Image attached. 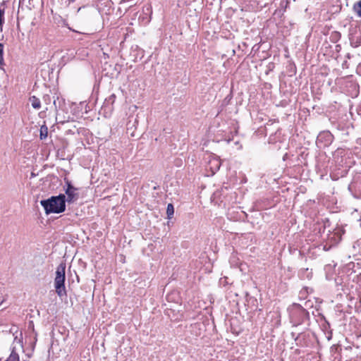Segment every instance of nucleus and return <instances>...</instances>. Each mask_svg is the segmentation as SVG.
<instances>
[{"label": "nucleus", "instance_id": "1", "mask_svg": "<svg viewBox=\"0 0 361 361\" xmlns=\"http://www.w3.org/2000/svg\"><path fill=\"white\" fill-rule=\"evenodd\" d=\"M40 204L47 214L63 212L66 209V195L60 194L57 196H51L47 200H41Z\"/></svg>", "mask_w": 361, "mask_h": 361}, {"label": "nucleus", "instance_id": "2", "mask_svg": "<svg viewBox=\"0 0 361 361\" xmlns=\"http://www.w3.org/2000/svg\"><path fill=\"white\" fill-rule=\"evenodd\" d=\"M290 322L293 326H298L309 317L308 312L300 305L294 303L288 309Z\"/></svg>", "mask_w": 361, "mask_h": 361}, {"label": "nucleus", "instance_id": "3", "mask_svg": "<svg viewBox=\"0 0 361 361\" xmlns=\"http://www.w3.org/2000/svg\"><path fill=\"white\" fill-rule=\"evenodd\" d=\"M65 271L66 264L61 262L56 268V276L54 279V287L56 292L59 297L66 295L65 289Z\"/></svg>", "mask_w": 361, "mask_h": 361}, {"label": "nucleus", "instance_id": "4", "mask_svg": "<svg viewBox=\"0 0 361 361\" xmlns=\"http://www.w3.org/2000/svg\"><path fill=\"white\" fill-rule=\"evenodd\" d=\"M333 141V135L329 131L321 132L316 140V143L319 147H325L329 146Z\"/></svg>", "mask_w": 361, "mask_h": 361}, {"label": "nucleus", "instance_id": "5", "mask_svg": "<svg viewBox=\"0 0 361 361\" xmlns=\"http://www.w3.org/2000/svg\"><path fill=\"white\" fill-rule=\"evenodd\" d=\"M66 188L65 190V193L67 196V198L66 199V201L68 202H73L76 201L78 199V189L75 188L70 181L66 180Z\"/></svg>", "mask_w": 361, "mask_h": 361}, {"label": "nucleus", "instance_id": "6", "mask_svg": "<svg viewBox=\"0 0 361 361\" xmlns=\"http://www.w3.org/2000/svg\"><path fill=\"white\" fill-rule=\"evenodd\" d=\"M357 33L350 37V44L353 47H357L361 45V33H359L360 36H356Z\"/></svg>", "mask_w": 361, "mask_h": 361}, {"label": "nucleus", "instance_id": "7", "mask_svg": "<svg viewBox=\"0 0 361 361\" xmlns=\"http://www.w3.org/2000/svg\"><path fill=\"white\" fill-rule=\"evenodd\" d=\"M209 164L211 165V169H212V172L215 173L220 168L221 163L218 159H213L209 161Z\"/></svg>", "mask_w": 361, "mask_h": 361}, {"label": "nucleus", "instance_id": "8", "mask_svg": "<svg viewBox=\"0 0 361 361\" xmlns=\"http://www.w3.org/2000/svg\"><path fill=\"white\" fill-rule=\"evenodd\" d=\"M30 101L32 106L35 109H39L41 107L40 100L35 96H32L30 98Z\"/></svg>", "mask_w": 361, "mask_h": 361}, {"label": "nucleus", "instance_id": "9", "mask_svg": "<svg viewBox=\"0 0 361 361\" xmlns=\"http://www.w3.org/2000/svg\"><path fill=\"white\" fill-rule=\"evenodd\" d=\"M47 135H48V128L45 125H43L40 128V134H39L40 139L44 140L47 137Z\"/></svg>", "mask_w": 361, "mask_h": 361}, {"label": "nucleus", "instance_id": "10", "mask_svg": "<svg viewBox=\"0 0 361 361\" xmlns=\"http://www.w3.org/2000/svg\"><path fill=\"white\" fill-rule=\"evenodd\" d=\"M353 10L357 16L361 18V0L354 4Z\"/></svg>", "mask_w": 361, "mask_h": 361}, {"label": "nucleus", "instance_id": "11", "mask_svg": "<svg viewBox=\"0 0 361 361\" xmlns=\"http://www.w3.org/2000/svg\"><path fill=\"white\" fill-rule=\"evenodd\" d=\"M6 361H20L18 354L13 350Z\"/></svg>", "mask_w": 361, "mask_h": 361}, {"label": "nucleus", "instance_id": "12", "mask_svg": "<svg viewBox=\"0 0 361 361\" xmlns=\"http://www.w3.org/2000/svg\"><path fill=\"white\" fill-rule=\"evenodd\" d=\"M166 214L169 219H171L174 214V207L171 203L167 205Z\"/></svg>", "mask_w": 361, "mask_h": 361}, {"label": "nucleus", "instance_id": "13", "mask_svg": "<svg viewBox=\"0 0 361 361\" xmlns=\"http://www.w3.org/2000/svg\"><path fill=\"white\" fill-rule=\"evenodd\" d=\"M116 99V95L114 94H112L110 95L107 99L105 100V104L106 105H112Z\"/></svg>", "mask_w": 361, "mask_h": 361}, {"label": "nucleus", "instance_id": "14", "mask_svg": "<svg viewBox=\"0 0 361 361\" xmlns=\"http://www.w3.org/2000/svg\"><path fill=\"white\" fill-rule=\"evenodd\" d=\"M4 15H5L4 9L0 8V27H1L3 26L4 21H5Z\"/></svg>", "mask_w": 361, "mask_h": 361}, {"label": "nucleus", "instance_id": "15", "mask_svg": "<svg viewBox=\"0 0 361 361\" xmlns=\"http://www.w3.org/2000/svg\"><path fill=\"white\" fill-rule=\"evenodd\" d=\"M4 62V45L0 43V64L1 65Z\"/></svg>", "mask_w": 361, "mask_h": 361}, {"label": "nucleus", "instance_id": "16", "mask_svg": "<svg viewBox=\"0 0 361 361\" xmlns=\"http://www.w3.org/2000/svg\"><path fill=\"white\" fill-rule=\"evenodd\" d=\"M146 11H147V12H148V13H152L151 7H150L149 6H147L146 7Z\"/></svg>", "mask_w": 361, "mask_h": 361}, {"label": "nucleus", "instance_id": "17", "mask_svg": "<svg viewBox=\"0 0 361 361\" xmlns=\"http://www.w3.org/2000/svg\"><path fill=\"white\" fill-rule=\"evenodd\" d=\"M35 174L33 172H32L31 173V177H35Z\"/></svg>", "mask_w": 361, "mask_h": 361}]
</instances>
